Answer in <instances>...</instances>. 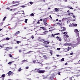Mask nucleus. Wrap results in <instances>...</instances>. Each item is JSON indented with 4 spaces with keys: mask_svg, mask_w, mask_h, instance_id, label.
<instances>
[{
    "mask_svg": "<svg viewBox=\"0 0 80 80\" xmlns=\"http://www.w3.org/2000/svg\"><path fill=\"white\" fill-rule=\"evenodd\" d=\"M63 34H66V35H67V32H63Z\"/></svg>",
    "mask_w": 80,
    "mask_h": 80,
    "instance_id": "c9c22d12",
    "label": "nucleus"
},
{
    "mask_svg": "<svg viewBox=\"0 0 80 80\" xmlns=\"http://www.w3.org/2000/svg\"><path fill=\"white\" fill-rule=\"evenodd\" d=\"M44 25H45V26H48V24H47L46 23H44Z\"/></svg>",
    "mask_w": 80,
    "mask_h": 80,
    "instance_id": "c756f323",
    "label": "nucleus"
},
{
    "mask_svg": "<svg viewBox=\"0 0 80 80\" xmlns=\"http://www.w3.org/2000/svg\"><path fill=\"white\" fill-rule=\"evenodd\" d=\"M59 41H62V39L61 38L59 39Z\"/></svg>",
    "mask_w": 80,
    "mask_h": 80,
    "instance_id": "8fccbe9b",
    "label": "nucleus"
},
{
    "mask_svg": "<svg viewBox=\"0 0 80 80\" xmlns=\"http://www.w3.org/2000/svg\"><path fill=\"white\" fill-rule=\"evenodd\" d=\"M68 15H73V13H69L68 14Z\"/></svg>",
    "mask_w": 80,
    "mask_h": 80,
    "instance_id": "473e14b6",
    "label": "nucleus"
},
{
    "mask_svg": "<svg viewBox=\"0 0 80 80\" xmlns=\"http://www.w3.org/2000/svg\"><path fill=\"white\" fill-rule=\"evenodd\" d=\"M19 33H20V31H18V32H16V33H15L16 35H18V34Z\"/></svg>",
    "mask_w": 80,
    "mask_h": 80,
    "instance_id": "4468645a",
    "label": "nucleus"
},
{
    "mask_svg": "<svg viewBox=\"0 0 80 80\" xmlns=\"http://www.w3.org/2000/svg\"><path fill=\"white\" fill-rule=\"evenodd\" d=\"M13 3H17V2H14L13 1Z\"/></svg>",
    "mask_w": 80,
    "mask_h": 80,
    "instance_id": "bf43d9fd",
    "label": "nucleus"
},
{
    "mask_svg": "<svg viewBox=\"0 0 80 80\" xmlns=\"http://www.w3.org/2000/svg\"><path fill=\"white\" fill-rule=\"evenodd\" d=\"M30 3L31 5H32L33 4V2H30Z\"/></svg>",
    "mask_w": 80,
    "mask_h": 80,
    "instance_id": "2f4dec72",
    "label": "nucleus"
},
{
    "mask_svg": "<svg viewBox=\"0 0 80 80\" xmlns=\"http://www.w3.org/2000/svg\"><path fill=\"white\" fill-rule=\"evenodd\" d=\"M73 23H70L69 25V27H72L73 26Z\"/></svg>",
    "mask_w": 80,
    "mask_h": 80,
    "instance_id": "1a4fd4ad",
    "label": "nucleus"
},
{
    "mask_svg": "<svg viewBox=\"0 0 80 80\" xmlns=\"http://www.w3.org/2000/svg\"><path fill=\"white\" fill-rule=\"evenodd\" d=\"M50 53H51V54H52V51H51L50 52Z\"/></svg>",
    "mask_w": 80,
    "mask_h": 80,
    "instance_id": "052dcab7",
    "label": "nucleus"
},
{
    "mask_svg": "<svg viewBox=\"0 0 80 80\" xmlns=\"http://www.w3.org/2000/svg\"><path fill=\"white\" fill-rule=\"evenodd\" d=\"M12 73L13 72H12V71H10L8 73V75L9 76H10V75H12Z\"/></svg>",
    "mask_w": 80,
    "mask_h": 80,
    "instance_id": "7ed1b4c3",
    "label": "nucleus"
},
{
    "mask_svg": "<svg viewBox=\"0 0 80 80\" xmlns=\"http://www.w3.org/2000/svg\"><path fill=\"white\" fill-rule=\"evenodd\" d=\"M61 61H62V62H63V61H64V58H62L61 60Z\"/></svg>",
    "mask_w": 80,
    "mask_h": 80,
    "instance_id": "c85d7f7f",
    "label": "nucleus"
},
{
    "mask_svg": "<svg viewBox=\"0 0 80 80\" xmlns=\"http://www.w3.org/2000/svg\"><path fill=\"white\" fill-rule=\"evenodd\" d=\"M42 29H43V30H46V29L45 28H42Z\"/></svg>",
    "mask_w": 80,
    "mask_h": 80,
    "instance_id": "49530a36",
    "label": "nucleus"
},
{
    "mask_svg": "<svg viewBox=\"0 0 80 80\" xmlns=\"http://www.w3.org/2000/svg\"><path fill=\"white\" fill-rule=\"evenodd\" d=\"M13 62H14V61L8 63V64H9V65H11V64L13 63Z\"/></svg>",
    "mask_w": 80,
    "mask_h": 80,
    "instance_id": "9b49d317",
    "label": "nucleus"
},
{
    "mask_svg": "<svg viewBox=\"0 0 80 80\" xmlns=\"http://www.w3.org/2000/svg\"><path fill=\"white\" fill-rule=\"evenodd\" d=\"M4 40H10V38H6L3 39Z\"/></svg>",
    "mask_w": 80,
    "mask_h": 80,
    "instance_id": "423d86ee",
    "label": "nucleus"
},
{
    "mask_svg": "<svg viewBox=\"0 0 80 80\" xmlns=\"http://www.w3.org/2000/svg\"><path fill=\"white\" fill-rule=\"evenodd\" d=\"M56 56L58 57H60V55H56Z\"/></svg>",
    "mask_w": 80,
    "mask_h": 80,
    "instance_id": "4d7b16f0",
    "label": "nucleus"
},
{
    "mask_svg": "<svg viewBox=\"0 0 80 80\" xmlns=\"http://www.w3.org/2000/svg\"><path fill=\"white\" fill-rule=\"evenodd\" d=\"M20 7H22V8H25V6L24 5L22 6H20Z\"/></svg>",
    "mask_w": 80,
    "mask_h": 80,
    "instance_id": "cd10ccee",
    "label": "nucleus"
},
{
    "mask_svg": "<svg viewBox=\"0 0 80 80\" xmlns=\"http://www.w3.org/2000/svg\"><path fill=\"white\" fill-rule=\"evenodd\" d=\"M43 57L45 58V59H47V56H43Z\"/></svg>",
    "mask_w": 80,
    "mask_h": 80,
    "instance_id": "aec40b11",
    "label": "nucleus"
},
{
    "mask_svg": "<svg viewBox=\"0 0 80 80\" xmlns=\"http://www.w3.org/2000/svg\"><path fill=\"white\" fill-rule=\"evenodd\" d=\"M31 38H32V39H33V38H34V37L32 36L31 37Z\"/></svg>",
    "mask_w": 80,
    "mask_h": 80,
    "instance_id": "864d4df0",
    "label": "nucleus"
},
{
    "mask_svg": "<svg viewBox=\"0 0 80 80\" xmlns=\"http://www.w3.org/2000/svg\"><path fill=\"white\" fill-rule=\"evenodd\" d=\"M40 20H38V22H37V23H38V24H40Z\"/></svg>",
    "mask_w": 80,
    "mask_h": 80,
    "instance_id": "58836bf2",
    "label": "nucleus"
},
{
    "mask_svg": "<svg viewBox=\"0 0 80 80\" xmlns=\"http://www.w3.org/2000/svg\"><path fill=\"white\" fill-rule=\"evenodd\" d=\"M59 34V33H57V34H52L51 36V37H55V35H58Z\"/></svg>",
    "mask_w": 80,
    "mask_h": 80,
    "instance_id": "20e7f679",
    "label": "nucleus"
},
{
    "mask_svg": "<svg viewBox=\"0 0 80 80\" xmlns=\"http://www.w3.org/2000/svg\"><path fill=\"white\" fill-rule=\"evenodd\" d=\"M28 68H29L28 67H26V69H28Z\"/></svg>",
    "mask_w": 80,
    "mask_h": 80,
    "instance_id": "c03bdc74",
    "label": "nucleus"
},
{
    "mask_svg": "<svg viewBox=\"0 0 80 80\" xmlns=\"http://www.w3.org/2000/svg\"><path fill=\"white\" fill-rule=\"evenodd\" d=\"M57 50H58L59 51V50H60V48H57Z\"/></svg>",
    "mask_w": 80,
    "mask_h": 80,
    "instance_id": "ea45409f",
    "label": "nucleus"
},
{
    "mask_svg": "<svg viewBox=\"0 0 80 80\" xmlns=\"http://www.w3.org/2000/svg\"><path fill=\"white\" fill-rule=\"evenodd\" d=\"M6 18H7V17L5 16L4 18H3V21H5V20L6 19Z\"/></svg>",
    "mask_w": 80,
    "mask_h": 80,
    "instance_id": "5701e85b",
    "label": "nucleus"
},
{
    "mask_svg": "<svg viewBox=\"0 0 80 80\" xmlns=\"http://www.w3.org/2000/svg\"><path fill=\"white\" fill-rule=\"evenodd\" d=\"M70 23V21H67V23Z\"/></svg>",
    "mask_w": 80,
    "mask_h": 80,
    "instance_id": "3c124183",
    "label": "nucleus"
},
{
    "mask_svg": "<svg viewBox=\"0 0 80 80\" xmlns=\"http://www.w3.org/2000/svg\"><path fill=\"white\" fill-rule=\"evenodd\" d=\"M33 63H35V60L33 61Z\"/></svg>",
    "mask_w": 80,
    "mask_h": 80,
    "instance_id": "69168bd1",
    "label": "nucleus"
},
{
    "mask_svg": "<svg viewBox=\"0 0 80 80\" xmlns=\"http://www.w3.org/2000/svg\"><path fill=\"white\" fill-rule=\"evenodd\" d=\"M18 5H19V3H18V4H16V5H14L11 6L10 7H16L17 6H18Z\"/></svg>",
    "mask_w": 80,
    "mask_h": 80,
    "instance_id": "9d476101",
    "label": "nucleus"
},
{
    "mask_svg": "<svg viewBox=\"0 0 80 80\" xmlns=\"http://www.w3.org/2000/svg\"><path fill=\"white\" fill-rule=\"evenodd\" d=\"M46 46H45V47H46V48H48V46H47V44H46Z\"/></svg>",
    "mask_w": 80,
    "mask_h": 80,
    "instance_id": "72a5a7b5",
    "label": "nucleus"
},
{
    "mask_svg": "<svg viewBox=\"0 0 80 80\" xmlns=\"http://www.w3.org/2000/svg\"><path fill=\"white\" fill-rule=\"evenodd\" d=\"M74 32L77 34V37H79V33L78 30V29H75L74 30Z\"/></svg>",
    "mask_w": 80,
    "mask_h": 80,
    "instance_id": "f03ea898",
    "label": "nucleus"
},
{
    "mask_svg": "<svg viewBox=\"0 0 80 80\" xmlns=\"http://www.w3.org/2000/svg\"><path fill=\"white\" fill-rule=\"evenodd\" d=\"M70 55H73V53H72L70 54Z\"/></svg>",
    "mask_w": 80,
    "mask_h": 80,
    "instance_id": "603ef678",
    "label": "nucleus"
},
{
    "mask_svg": "<svg viewBox=\"0 0 80 80\" xmlns=\"http://www.w3.org/2000/svg\"><path fill=\"white\" fill-rule=\"evenodd\" d=\"M47 20L46 18H45V19H43L44 23H47Z\"/></svg>",
    "mask_w": 80,
    "mask_h": 80,
    "instance_id": "0eeeda50",
    "label": "nucleus"
},
{
    "mask_svg": "<svg viewBox=\"0 0 80 80\" xmlns=\"http://www.w3.org/2000/svg\"><path fill=\"white\" fill-rule=\"evenodd\" d=\"M47 42H48V41H44V42H43V43H47Z\"/></svg>",
    "mask_w": 80,
    "mask_h": 80,
    "instance_id": "79ce46f5",
    "label": "nucleus"
},
{
    "mask_svg": "<svg viewBox=\"0 0 80 80\" xmlns=\"http://www.w3.org/2000/svg\"><path fill=\"white\" fill-rule=\"evenodd\" d=\"M40 20V21H43V19H40V20Z\"/></svg>",
    "mask_w": 80,
    "mask_h": 80,
    "instance_id": "e2e57ef3",
    "label": "nucleus"
},
{
    "mask_svg": "<svg viewBox=\"0 0 80 80\" xmlns=\"http://www.w3.org/2000/svg\"><path fill=\"white\" fill-rule=\"evenodd\" d=\"M70 80H75L73 77H70Z\"/></svg>",
    "mask_w": 80,
    "mask_h": 80,
    "instance_id": "39448f33",
    "label": "nucleus"
},
{
    "mask_svg": "<svg viewBox=\"0 0 80 80\" xmlns=\"http://www.w3.org/2000/svg\"><path fill=\"white\" fill-rule=\"evenodd\" d=\"M19 52L20 53H21V52H22V50H19Z\"/></svg>",
    "mask_w": 80,
    "mask_h": 80,
    "instance_id": "4c0bfd02",
    "label": "nucleus"
},
{
    "mask_svg": "<svg viewBox=\"0 0 80 80\" xmlns=\"http://www.w3.org/2000/svg\"><path fill=\"white\" fill-rule=\"evenodd\" d=\"M22 71V69L21 68H19V69L18 70V71L19 72H20V71Z\"/></svg>",
    "mask_w": 80,
    "mask_h": 80,
    "instance_id": "bb28decb",
    "label": "nucleus"
},
{
    "mask_svg": "<svg viewBox=\"0 0 80 80\" xmlns=\"http://www.w3.org/2000/svg\"><path fill=\"white\" fill-rule=\"evenodd\" d=\"M59 22H61V20H59Z\"/></svg>",
    "mask_w": 80,
    "mask_h": 80,
    "instance_id": "0e129e2a",
    "label": "nucleus"
},
{
    "mask_svg": "<svg viewBox=\"0 0 80 80\" xmlns=\"http://www.w3.org/2000/svg\"><path fill=\"white\" fill-rule=\"evenodd\" d=\"M34 15V14L33 13H32L30 15V16L31 17H32Z\"/></svg>",
    "mask_w": 80,
    "mask_h": 80,
    "instance_id": "393cba45",
    "label": "nucleus"
},
{
    "mask_svg": "<svg viewBox=\"0 0 80 80\" xmlns=\"http://www.w3.org/2000/svg\"><path fill=\"white\" fill-rule=\"evenodd\" d=\"M55 11H56V12H58L59 10H58V8H55Z\"/></svg>",
    "mask_w": 80,
    "mask_h": 80,
    "instance_id": "2eb2a0df",
    "label": "nucleus"
},
{
    "mask_svg": "<svg viewBox=\"0 0 80 80\" xmlns=\"http://www.w3.org/2000/svg\"><path fill=\"white\" fill-rule=\"evenodd\" d=\"M66 8H70V9H71V10H73V8H72V7H69V6H66Z\"/></svg>",
    "mask_w": 80,
    "mask_h": 80,
    "instance_id": "6e6552de",
    "label": "nucleus"
},
{
    "mask_svg": "<svg viewBox=\"0 0 80 80\" xmlns=\"http://www.w3.org/2000/svg\"><path fill=\"white\" fill-rule=\"evenodd\" d=\"M67 65V62H66L65 63V65Z\"/></svg>",
    "mask_w": 80,
    "mask_h": 80,
    "instance_id": "680f3d73",
    "label": "nucleus"
},
{
    "mask_svg": "<svg viewBox=\"0 0 80 80\" xmlns=\"http://www.w3.org/2000/svg\"><path fill=\"white\" fill-rule=\"evenodd\" d=\"M1 77H3V78H4V77H5V74H2V75Z\"/></svg>",
    "mask_w": 80,
    "mask_h": 80,
    "instance_id": "ddd939ff",
    "label": "nucleus"
},
{
    "mask_svg": "<svg viewBox=\"0 0 80 80\" xmlns=\"http://www.w3.org/2000/svg\"><path fill=\"white\" fill-rule=\"evenodd\" d=\"M17 43H18V44L19 43H20V41H17Z\"/></svg>",
    "mask_w": 80,
    "mask_h": 80,
    "instance_id": "7c9ffc66",
    "label": "nucleus"
},
{
    "mask_svg": "<svg viewBox=\"0 0 80 80\" xmlns=\"http://www.w3.org/2000/svg\"><path fill=\"white\" fill-rule=\"evenodd\" d=\"M14 15H18V13L16 12V13H15Z\"/></svg>",
    "mask_w": 80,
    "mask_h": 80,
    "instance_id": "f704fd0d",
    "label": "nucleus"
},
{
    "mask_svg": "<svg viewBox=\"0 0 80 80\" xmlns=\"http://www.w3.org/2000/svg\"><path fill=\"white\" fill-rule=\"evenodd\" d=\"M66 44V45L67 46L68 45H70L71 44H68L67 43H65Z\"/></svg>",
    "mask_w": 80,
    "mask_h": 80,
    "instance_id": "6ab92c4d",
    "label": "nucleus"
},
{
    "mask_svg": "<svg viewBox=\"0 0 80 80\" xmlns=\"http://www.w3.org/2000/svg\"><path fill=\"white\" fill-rule=\"evenodd\" d=\"M64 1L65 2H67V0H65Z\"/></svg>",
    "mask_w": 80,
    "mask_h": 80,
    "instance_id": "338daca9",
    "label": "nucleus"
},
{
    "mask_svg": "<svg viewBox=\"0 0 80 80\" xmlns=\"http://www.w3.org/2000/svg\"><path fill=\"white\" fill-rule=\"evenodd\" d=\"M61 28H63L64 29H62V31H64L65 29V27H61Z\"/></svg>",
    "mask_w": 80,
    "mask_h": 80,
    "instance_id": "dca6fc26",
    "label": "nucleus"
},
{
    "mask_svg": "<svg viewBox=\"0 0 80 80\" xmlns=\"http://www.w3.org/2000/svg\"><path fill=\"white\" fill-rule=\"evenodd\" d=\"M58 75H60V72H59L58 73Z\"/></svg>",
    "mask_w": 80,
    "mask_h": 80,
    "instance_id": "a19ab883",
    "label": "nucleus"
},
{
    "mask_svg": "<svg viewBox=\"0 0 80 80\" xmlns=\"http://www.w3.org/2000/svg\"><path fill=\"white\" fill-rule=\"evenodd\" d=\"M62 45H63V46H66L65 43L63 44Z\"/></svg>",
    "mask_w": 80,
    "mask_h": 80,
    "instance_id": "a18cd8bd",
    "label": "nucleus"
},
{
    "mask_svg": "<svg viewBox=\"0 0 80 80\" xmlns=\"http://www.w3.org/2000/svg\"><path fill=\"white\" fill-rule=\"evenodd\" d=\"M34 72H38V73H45V71L44 70H39V69H38L36 68L34 70Z\"/></svg>",
    "mask_w": 80,
    "mask_h": 80,
    "instance_id": "f257e3e1",
    "label": "nucleus"
},
{
    "mask_svg": "<svg viewBox=\"0 0 80 80\" xmlns=\"http://www.w3.org/2000/svg\"><path fill=\"white\" fill-rule=\"evenodd\" d=\"M57 25H58L60 26L61 25V24L60 23L58 22L57 23Z\"/></svg>",
    "mask_w": 80,
    "mask_h": 80,
    "instance_id": "b1692460",
    "label": "nucleus"
},
{
    "mask_svg": "<svg viewBox=\"0 0 80 80\" xmlns=\"http://www.w3.org/2000/svg\"><path fill=\"white\" fill-rule=\"evenodd\" d=\"M24 12V11H18V12Z\"/></svg>",
    "mask_w": 80,
    "mask_h": 80,
    "instance_id": "6e6d98bb",
    "label": "nucleus"
},
{
    "mask_svg": "<svg viewBox=\"0 0 80 80\" xmlns=\"http://www.w3.org/2000/svg\"><path fill=\"white\" fill-rule=\"evenodd\" d=\"M37 63H40V64H41V65H43V64H42V63H40L39 62H38Z\"/></svg>",
    "mask_w": 80,
    "mask_h": 80,
    "instance_id": "09e8293b",
    "label": "nucleus"
},
{
    "mask_svg": "<svg viewBox=\"0 0 80 80\" xmlns=\"http://www.w3.org/2000/svg\"><path fill=\"white\" fill-rule=\"evenodd\" d=\"M66 37H67V38H68V37H69V36H68V35H67L66 36Z\"/></svg>",
    "mask_w": 80,
    "mask_h": 80,
    "instance_id": "de8ad7c7",
    "label": "nucleus"
},
{
    "mask_svg": "<svg viewBox=\"0 0 80 80\" xmlns=\"http://www.w3.org/2000/svg\"><path fill=\"white\" fill-rule=\"evenodd\" d=\"M9 57H11V58H12V55H11V54H9Z\"/></svg>",
    "mask_w": 80,
    "mask_h": 80,
    "instance_id": "e433bc0d",
    "label": "nucleus"
},
{
    "mask_svg": "<svg viewBox=\"0 0 80 80\" xmlns=\"http://www.w3.org/2000/svg\"><path fill=\"white\" fill-rule=\"evenodd\" d=\"M7 9H8V10H10V8H8Z\"/></svg>",
    "mask_w": 80,
    "mask_h": 80,
    "instance_id": "774afa93",
    "label": "nucleus"
},
{
    "mask_svg": "<svg viewBox=\"0 0 80 80\" xmlns=\"http://www.w3.org/2000/svg\"><path fill=\"white\" fill-rule=\"evenodd\" d=\"M72 17H73V18H75V16L74 15H73L72 16Z\"/></svg>",
    "mask_w": 80,
    "mask_h": 80,
    "instance_id": "5fc2aeb1",
    "label": "nucleus"
},
{
    "mask_svg": "<svg viewBox=\"0 0 80 80\" xmlns=\"http://www.w3.org/2000/svg\"><path fill=\"white\" fill-rule=\"evenodd\" d=\"M73 26H74V27H77V24L73 23Z\"/></svg>",
    "mask_w": 80,
    "mask_h": 80,
    "instance_id": "a211bd4d",
    "label": "nucleus"
},
{
    "mask_svg": "<svg viewBox=\"0 0 80 80\" xmlns=\"http://www.w3.org/2000/svg\"><path fill=\"white\" fill-rule=\"evenodd\" d=\"M49 17H50V18H51V19H52V16L50 15Z\"/></svg>",
    "mask_w": 80,
    "mask_h": 80,
    "instance_id": "37998d69",
    "label": "nucleus"
},
{
    "mask_svg": "<svg viewBox=\"0 0 80 80\" xmlns=\"http://www.w3.org/2000/svg\"><path fill=\"white\" fill-rule=\"evenodd\" d=\"M27 21H28V19H26L25 20V23H27Z\"/></svg>",
    "mask_w": 80,
    "mask_h": 80,
    "instance_id": "4be33fe9",
    "label": "nucleus"
},
{
    "mask_svg": "<svg viewBox=\"0 0 80 80\" xmlns=\"http://www.w3.org/2000/svg\"><path fill=\"white\" fill-rule=\"evenodd\" d=\"M9 49H10V48H7L5 49V50H6L7 51H8V50H9Z\"/></svg>",
    "mask_w": 80,
    "mask_h": 80,
    "instance_id": "f3484780",
    "label": "nucleus"
},
{
    "mask_svg": "<svg viewBox=\"0 0 80 80\" xmlns=\"http://www.w3.org/2000/svg\"><path fill=\"white\" fill-rule=\"evenodd\" d=\"M48 31H45L43 33H45L42 34H41V35H45V34H46V33H47V32H48Z\"/></svg>",
    "mask_w": 80,
    "mask_h": 80,
    "instance_id": "f8f14e48",
    "label": "nucleus"
},
{
    "mask_svg": "<svg viewBox=\"0 0 80 80\" xmlns=\"http://www.w3.org/2000/svg\"><path fill=\"white\" fill-rule=\"evenodd\" d=\"M56 38L58 39V38H59V37H58H58H56Z\"/></svg>",
    "mask_w": 80,
    "mask_h": 80,
    "instance_id": "13d9d810",
    "label": "nucleus"
},
{
    "mask_svg": "<svg viewBox=\"0 0 80 80\" xmlns=\"http://www.w3.org/2000/svg\"><path fill=\"white\" fill-rule=\"evenodd\" d=\"M66 19H67V18H62V21H63V20H66Z\"/></svg>",
    "mask_w": 80,
    "mask_h": 80,
    "instance_id": "a878e982",
    "label": "nucleus"
},
{
    "mask_svg": "<svg viewBox=\"0 0 80 80\" xmlns=\"http://www.w3.org/2000/svg\"><path fill=\"white\" fill-rule=\"evenodd\" d=\"M25 61H26V62H28L27 61V60H23L22 62H25Z\"/></svg>",
    "mask_w": 80,
    "mask_h": 80,
    "instance_id": "412c9836",
    "label": "nucleus"
}]
</instances>
